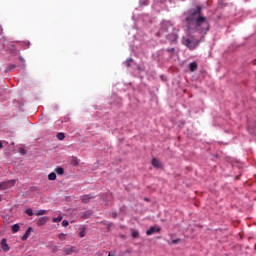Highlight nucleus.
Instances as JSON below:
<instances>
[{"instance_id":"nucleus-36","label":"nucleus","mask_w":256,"mask_h":256,"mask_svg":"<svg viewBox=\"0 0 256 256\" xmlns=\"http://www.w3.org/2000/svg\"><path fill=\"white\" fill-rule=\"evenodd\" d=\"M0 201H2V198H1V196H0Z\"/></svg>"},{"instance_id":"nucleus-10","label":"nucleus","mask_w":256,"mask_h":256,"mask_svg":"<svg viewBox=\"0 0 256 256\" xmlns=\"http://www.w3.org/2000/svg\"><path fill=\"white\" fill-rule=\"evenodd\" d=\"M1 247L3 251H9V244H7V239H3L1 242Z\"/></svg>"},{"instance_id":"nucleus-26","label":"nucleus","mask_w":256,"mask_h":256,"mask_svg":"<svg viewBox=\"0 0 256 256\" xmlns=\"http://www.w3.org/2000/svg\"><path fill=\"white\" fill-rule=\"evenodd\" d=\"M132 237H134V239H137V238L139 237V232L134 231V232L132 233Z\"/></svg>"},{"instance_id":"nucleus-18","label":"nucleus","mask_w":256,"mask_h":256,"mask_svg":"<svg viewBox=\"0 0 256 256\" xmlns=\"http://www.w3.org/2000/svg\"><path fill=\"white\" fill-rule=\"evenodd\" d=\"M47 214V210H38L36 212L37 217H41V215H46Z\"/></svg>"},{"instance_id":"nucleus-19","label":"nucleus","mask_w":256,"mask_h":256,"mask_svg":"<svg viewBox=\"0 0 256 256\" xmlns=\"http://www.w3.org/2000/svg\"><path fill=\"white\" fill-rule=\"evenodd\" d=\"M61 221H63V216H61V215H59L56 218H53L54 223H61Z\"/></svg>"},{"instance_id":"nucleus-13","label":"nucleus","mask_w":256,"mask_h":256,"mask_svg":"<svg viewBox=\"0 0 256 256\" xmlns=\"http://www.w3.org/2000/svg\"><path fill=\"white\" fill-rule=\"evenodd\" d=\"M198 65H197V62H192L189 64V69L190 71L193 73L195 72V70L197 69Z\"/></svg>"},{"instance_id":"nucleus-24","label":"nucleus","mask_w":256,"mask_h":256,"mask_svg":"<svg viewBox=\"0 0 256 256\" xmlns=\"http://www.w3.org/2000/svg\"><path fill=\"white\" fill-rule=\"evenodd\" d=\"M62 227H69V221L63 220L62 221Z\"/></svg>"},{"instance_id":"nucleus-32","label":"nucleus","mask_w":256,"mask_h":256,"mask_svg":"<svg viewBox=\"0 0 256 256\" xmlns=\"http://www.w3.org/2000/svg\"><path fill=\"white\" fill-rule=\"evenodd\" d=\"M3 33V28L0 26V35Z\"/></svg>"},{"instance_id":"nucleus-6","label":"nucleus","mask_w":256,"mask_h":256,"mask_svg":"<svg viewBox=\"0 0 256 256\" xmlns=\"http://www.w3.org/2000/svg\"><path fill=\"white\" fill-rule=\"evenodd\" d=\"M47 221H49V217H47V216L40 217L37 220V226L38 227H43V225H45L47 223Z\"/></svg>"},{"instance_id":"nucleus-25","label":"nucleus","mask_w":256,"mask_h":256,"mask_svg":"<svg viewBox=\"0 0 256 256\" xmlns=\"http://www.w3.org/2000/svg\"><path fill=\"white\" fill-rule=\"evenodd\" d=\"M131 63H133V59L130 58L126 61L127 67H131Z\"/></svg>"},{"instance_id":"nucleus-27","label":"nucleus","mask_w":256,"mask_h":256,"mask_svg":"<svg viewBox=\"0 0 256 256\" xmlns=\"http://www.w3.org/2000/svg\"><path fill=\"white\" fill-rule=\"evenodd\" d=\"M79 237H85V229H83L80 233H79Z\"/></svg>"},{"instance_id":"nucleus-20","label":"nucleus","mask_w":256,"mask_h":256,"mask_svg":"<svg viewBox=\"0 0 256 256\" xmlns=\"http://www.w3.org/2000/svg\"><path fill=\"white\" fill-rule=\"evenodd\" d=\"M57 139H59V141H63V139H65V134L63 132L58 133Z\"/></svg>"},{"instance_id":"nucleus-5","label":"nucleus","mask_w":256,"mask_h":256,"mask_svg":"<svg viewBox=\"0 0 256 256\" xmlns=\"http://www.w3.org/2000/svg\"><path fill=\"white\" fill-rule=\"evenodd\" d=\"M80 199L83 203L87 204L91 201V199H95V194H84L80 196Z\"/></svg>"},{"instance_id":"nucleus-4","label":"nucleus","mask_w":256,"mask_h":256,"mask_svg":"<svg viewBox=\"0 0 256 256\" xmlns=\"http://www.w3.org/2000/svg\"><path fill=\"white\" fill-rule=\"evenodd\" d=\"M15 185V180H9L6 182L0 183V189H9V187H13Z\"/></svg>"},{"instance_id":"nucleus-15","label":"nucleus","mask_w":256,"mask_h":256,"mask_svg":"<svg viewBox=\"0 0 256 256\" xmlns=\"http://www.w3.org/2000/svg\"><path fill=\"white\" fill-rule=\"evenodd\" d=\"M48 179H49V181H55V179H57V174L55 172H51L48 175Z\"/></svg>"},{"instance_id":"nucleus-16","label":"nucleus","mask_w":256,"mask_h":256,"mask_svg":"<svg viewBox=\"0 0 256 256\" xmlns=\"http://www.w3.org/2000/svg\"><path fill=\"white\" fill-rule=\"evenodd\" d=\"M80 161L77 157H74L72 160H71V164L74 166V167H77V165H79Z\"/></svg>"},{"instance_id":"nucleus-3","label":"nucleus","mask_w":256,"mask_h":256,"mask_svg":"<svg viewBox=\"0 0 256 256\" xmlns=\"http://www.w3.org/2000/svg\"><path fill=\"white\" fill-rule=\"evenodd\" d=\"M182 43L183 45H185V47H188V49L193 51L194 49H197V47L199 46V43H201V40L192 39V38H183Z\"/></svg>"},{"instance_id":"nucleus-2","label":"nucleus","mask_w":256,"mask_h":256,"mask_svg":"<svg viewBox=\"0 0 256 256\" xmlns=\"http://www.w3.org/2000/svg\"><path fill=\"white\" fill-rule=\"evenodd\" d=\"M157 37H166L170 43L177 41V29L173 27L171 22H162L159 31L156 33Z\"/></svg>"},{"instance_id":"nucleus-34","label":"nucleus","mask_w":256,"mask_h":256,"mask_svg":"<svg viewBox=\"0 0 256 256\" xmlns=\"http://www.w3.org/2000/svg\"><path fill=\"white\" fill-rule=\"evenodd\" d=\"M112 217H114V218L117 217V213H113Z\"/></svg>"},{"instance_id":"nucleus-35","label":"nucleus","mask_w":256,"mask_h":256,"mask_svg":"<svg viewBox=\"0 0 256 256\" xmlns=\"http://www.w3.org/2000/svg\"><path fill=\"white\" fill-rule=\"evenodd\" d=\"M54 249H57V246H54Z\"/></svg>"},{"instance_id":"nucleus-21","label":"nucleus","mask_w":256,"mask_h":256,"mask_svg":"<svg viewBox=\"0 0 256 256\" xmlns=\"http://www.w3.org/2000/svg\"><path fill=\"white\" fill-rule=\"evenodd\" d=\"M15 67H17L15 64H10V65H8V67L6 68V71H7V72L13 71V69H15Z\"/></svg>"},{"instance_id":"nucleus-17","label":"nucleus","mask_w":256,"mask_h":256,"mask_svg":"<svg viewBox=\"0 0 256 256\" xmlns=\"http://www.w3.org/2000/svg\"><path fill=\"white\" fill-rule=\"evenodd\" d=\"M11 229L14 233H17L20 229V226H19V224H14V225H12Z\"/></svg>"},{"instance_id":"nucleus-30","label":"nucleus","mask_w":256,"mask_h":256,"mask_svg":"<svg viewBox=\"0 0 256 256\" xmlns=\"http://www.w3.org/2000/svg\"><path fill=\"white\" fill-rule=\"evenodd\" d=\"M63 237H65V234H60L59 235V239H63Z\"/></svg>"},{"instance_id":"nucleus-7","label":"nucleus","mask_w":256,"mask_h":256,"mask_svg":"<svg viewBox=\"0 0 256 256\" xmlns=\"http://www.w3.org/2000/svg\"><path fill=\"white\" fill-rule=\"evenodd\" d=\"M159 231H161V227L153 226L147 230L146 235H153L154 233H159Z\"/></svg>"},{"instance_id":"nucleus-22","label":"nucleus","mask_w":256,"mask_h":256,"mask_svg":"<svg viewBox=\"0 0 256 256\" xmlns=\"http://www.w3.org/2000/svg\"><path fill=\"white\" fill-rule=\"evenodd\" d=\"M25 213H27V214L29 215V217H33V209L27 208V209L25 210Z\"/></svg>"},{"instance_id":"nucleus-12","label":"nucleus","mask_w":256,"mask_h":256,"mask_svg":"<svg viewBox=\"0 0 256 256\" xmlns=\"http://www.w3.org/2000/svg\"><path fill=\"white\" fill-rule=\"evenodd\" d=\"M91 215H93V211H91V210L85 211L82 215V219H89V217H91Z\"/></svg>"},{"instance_id":"nucleus-14","label":"nucleus","mask_w":256,"mask_h":256,"mask_svg":"<svg viewBox=\"0 0 256 256\" xmlns=\"http://www.w3.org/2000/svg\"><path fill=\"white\" fill-rule=\"evenodd\" d=\"M55 173H57V175H63L65 173V169H63L62 167H57L54 169Z\"/></svg>"},{"instance_id":"nucleus-28","label":"nucleus","mask_w":256,"mask_h":256,"mask_svg":"<svg viewBox=\"0 0 256 256\" xmlns=\"http://www.w3.org/2000/svg\"><path fill=\"white\" fill-rule=\"evenodd\" d=\"M168 53H175V48H170L166 50Z\"/></svg>"},{"instance_id":"nucleus-11","label":"nucleus","mask_w":256,"mask_h":256,"mask_svg":"<svg viewBox=\"0 0 256 256\" xmlns=\"http://www.w3.org/2000/svg\"><path fill=\"white\" fill-rule=\"evenodd\" d=\"M152 165H153V167H156L157 169H161V162L156 158L152 159Z\"/></svg>"},{"instance_id":"nucleus-31","label":"nucleus","mask_w":256,"mask_h":256,"mask_svg":"<svg viewBox=\"0 0 256 256\" xmlns=\"http://www.w3.org/2000/svg\"><path fill=\"white\" fill-rule=\"evenodd\" d=\"M0 149H3V142L0 141Z\"/></svg>"},{"instance_id":"nucleus-8","label":"nucleus","mask_w":256,"mask_h":256,"mask_svg":"<svg viewBox=\"0 0 256 256\" xmlns=\"http://www.w3.org/2000/svg\"><path fill=\"white\" fill-rule=\"evenodd\" d=\"M31 231H33V228L29 227L24 233V235L22 236V241H27V239H29V236L31 235Z\"/></svg>"},{"instance_id":"nucleus-23","label":"nucleus","mask_w":256,"mask_h":256,"mask_svg":"<svg viewBox=\"0 0 256 256\" xmlns=\"http://www.w3.org/2000/svg\"><path fill=\"white\" fill-rule=\"evenodd\" d=\"M177 243H181V239H175V240H172V242L170 243V245H177Z\"/></svg>"},{"instance_id":"nucleus-9","label":"nucleus","mask_w":256,"mask_h":256,"mask_svg":"<svg viewBox=\"0 0 256 256\" xmlns=\"http://www.w3.org/2000/svg\"><path fill=\"white\" fill-rule=\"evenodd\" d=\"M64 255H72L73 253V246H66L63 248Z\"/></svg>"},{"instance_id":"nucleus-29","label":"nucleus","mask_w":256,"mask_h":256,"mask_svg":"<svg viewBox=\"0 0 256 256\" xmlns=\"http://www.w3.org/2000/svg\"><path fill=\"white\" fill-rule=\"evenodd\" d=\"M108 256H117L114 252H109Z\"/></svg>"},{"instance_id":"nucleus-1","label":"nucleus","mask_w":256,"mask_h":256,"mask_svg":"<svg viewBox=\"0 0 256 256\" xmlns=\"http://www.w3.org/2000/svg\"><path fill=\"white\" fill-rule=\"evenodd\" d=\"M201 11H203V6L189 9L186 13V23L188 24V29H193L194 25L196 31H200L205 35L209 31V22L205 16L201 15Z\"/></svg>"},{"instance_id":"nucleus-33","label":"nucleus","mask_w":256,"mask_h":256,"mask_svg":"<svg viewBox=\"0 0 256 256\" xmlns=\"http://www.w3.org/2000/svg\"><path fill=\"white\" fill-rule=\"evenodd\" d=\"M27 47L31 45V42H26Z\"/></svg>"}]
</instances>
